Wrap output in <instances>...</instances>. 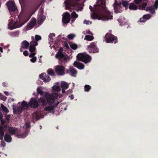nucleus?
<instances>
[{
    "instance_id": "nucleus-1",
    "label": "nucleus",
    "mask_w": 158,
    "mask_h": 158,
    "mask_svg": "<svg viewBox=\"0 0 158 158\" xmlns=\"http://www.w3.org/2000/svg\"><path fill=\"white\" fill-rule=\"evenodd\" d=\"M89 8L92 13V19L108 21L113 19L112 14L108 10L105 5V0H98L94 8L90 6Z\"/></svg>"
},
{
    "instance_id": "nucleus-2",
    "label": "nucleus",
    "mask_w": 158,
    "mask_h": 158,
    "mask_svg": "<svg viewBox=\"0 0 158 158\" xmlns=\"http://www.w3.org/2000/svg\"><path fill=\"white\" fill-rule=\"evenodd\" d=\"M37 93L41 95H44V97L46 99L42 97L40 98L39 102L42 103L43 105H45L47 103L52 104L55 101L58 97V95L56 93H52V94L47 93H44L40 87H39L37 89Z\"/></svg>"
},
{
    "instance_id": "nucleus-3",
    "label": "nucleus",
    "mask_w": 158,
    "mask_h": 158,
    "mask_svg": "<svg viewBox=\"0 0 158 158\" xmlns=\"http://www.w3.org/2000/svg\"><path fill=\"white\" fill-rule=\"evenodd\" d=\"M37 45V42L35 41L34 40L30 42L29 51L31 52V54L29 56V57H32L30 59V61L33 63L35 62L37 60V58L34 56L36 53L35 46Z\"/></svg>"
},
{
    "instance_id": "nucleus-4",
    "label": "nucleus",
    "mask_w": 158,
    "mask_h": 158,
    "mask_svg": "<svg viewBox=\"0 0 158 158\" xmlns=\"http://www.w3.org/2000/svg\"><path fill=\"white\" fill-rule=\"evenodd\" d=\"M29 19L25 18H23L22 19H19L20 24L19 25H17V22L11 20L8 24V28L10 30H13L20 27L27 23Z\"/></svg>"
},
{
    "instance_id": "nucleus-5",
    "label": "nucleus",
    "mask_w": 158,
    "mask_h": 158,
    "mask_svg": "<svg viewBox=\"0 0 158 158\" xmlns=\"http://www.w3.org/2000/svg\"><path fill=\"white\" fill-rule=\"evenodd\" d=\"M77 57L79 60L82 61L85 64L89 62L91 60V57L90 56L85 53L79 54Z\"/></svg>"
},
{
    "instance_id": "nucleus-6",
    "label": "nucleus",
    "mask_w": 158,
    "mask_h": 158,
    "mask_svg": "<svg viewBox=\"0 0 158 158\" xmlns=\"http://www.w3.org/2000/svg\"><path fill=\"white\" fill-rule=\"evenodd\" d=\"M22 107L18 106L17 108H15L14 106H13V109L14 112L16 114H20L23 109H26L28 107L29 105L25 101H23L21 104Z\"/></svg>"
},
{
    "instance_id": "nucleus-7",
    "label": "nucleus",
    "mask_w": 158,
    "mask_h": 158,
    "mask_svg": "<svg viewBox=\"0 0 158 158\" xmlns=\"http://www.w3.org/2000/svg\"><path fill=\"white\" fill-rule=\"evenodd\" d=\"M82 2H80V0H76L72 4V5L66 4V8L70 9L71 8V6L79 9V10H81L83 9L82 6Z\"/></svg>"
},
{
    "instance_id": "nucleus-8",
    "label": "nucleus",
    "mask_w": 158,
    "mask_h": 158,
    "mask_svg": "<svg viewBox=\"0 0 158 158\" xmlns=\"http://www.w3.org/2000/svg\"><path fill=\"white\" fill-rule=\"evenodd\" d=\"M105 39L107 43H113L115 44L117 42L116 37H115L110 33H108L106 35Z\"/></svg>"
},
{
    "instance_id": "nucleus-9",
    "label": "nucleus",
    "mask_w": 158,
    "mask_h": 158,
    "mask_svg": "<svg viewBox=\"0 0 158 158\" xmlns=\"http://www.w3.org/2000/svg\"><path fill=\"white\" fill-rule=\"evenodd\" d=\"M87 50L89 53H95L98 52V49L95 43L92 42L87 46Z\"/></svg>"
},
{
    "instance_id": "nucleus-10",
    "label": "nucleus",
    "mask_w": 158,
    "mask_h": 158,
    "mask_svg": "<svg viewBox=\"0 0 158 158\" xmlns=\"http://www.w3.org/2000/svg\"><path fill=\"white\" fill-rule=\"evenodd\" d=\"M113 6L115 13H120L122 11L121 2L117 3V0H115V3L113 4Z\"/></svg>"
},
{
    "instance_id": "nucleus-11",
    "label": "nucleus",
    "mask_w": 158,
    "mask_h": 158,
    "mask_svg": "<svg viewBox=\"0 0 158 158\" xmlns=\"http://www.w3.org/2000/svg\"><path fill=\"white\" fill-rule=\"evenodd\" d=\"M62 51V50L60 48L55 56L59 60L60 63V62H62V60H65L66 59V57L63 54Z\"/></svg>"
},
{
    "instance_id": "nucleus-12",
    "label": "nucleus",
    "mask_w": 158,
    "mask_h": 158,
    "mask_svg": "<svg viewBox=\"0 0 158 158\" xmlns=\"http://www.w3.org/2000/svg\"><path fill=\"white\" fill-rule=\"evenodd\" d=\"M55 70L59 75H63L64 74V68L63 66L58 65L56 66Z\"/></svg>"
},
{
    "instance_id": "nucleus-13",
    "label": "nucleus",
    "mask_w": 158,
    "mask_h": 158,
    "mask_svg": "<svg viewBox=\"0 0 158 158\" xmlns=\"http://www.w3.org/2000/svg\"><path fill=\"white\" fill-rule=\"evenodd\" d=\"M8 10L10 11L14 12L16 10V7L13 2L9 1L6 3Z\"/></svg>"
},
{
    "instance_id": "nucleus-14",
    "label": "nucleus",
    "mask_w": 158,
    "mask_h": 158,
    "mask_svg": "<svg viewBox=\"0 0 158 158\" xmlns=\"http://www.w3.org/2000/svg\"><path fill=\"white\" fill-rule=\"evenodd\" d=\"M62 22L64 23L67 24L70 21V14L68 12L64 13L62 15Z\"/></svg>"
},
{
    "instance_id": "nucleus-15",
    "label": "nucleus",
    "mask_w": 158,
    "mask_h": 158,
    "mask_svg": "<svg viewBox=\"0 0 158 158\" xmlns=\"http://www.w3.org/2000/svg\"><path fill=\"white\" fill-rule=\"evenodd\" d=\"M3 129V132L6 130H7L10 134H14L17 131V129L13 127H10L7 126H1Z\"/></svg>"
},
{
    "instance_id": "nucleus-16",
    "label": "nucleus",
    "mask_w": 158,
    "mask_h": 158,
    "mask_svg": "<svg viewBox=\"0 0 158 158\" xmlns=\"http://www.w3.org/2000/svg\"><path fill=\"white\" fill-rule=\"evenodd\" d=\"M28 105L29 106L34 108H37L39 105L37 100L33 98L31 99L28 103Z\"/></svg>"
},
{
    "instance_id": "nucleus-17",
    "label": "nucleus",
    "mask_w": 158,
    "mask_h": 158,
    "mask_svg": "<svg viewBox=\"0 0 158 158\" xmlns=\"http://www.w3.org/2000/svg\"><path fill=\"white\" fill-rule=\"evenodd\" d=\"M39 77L45 82H48L51 80V78L46 73H42L39 75Z\"/></svg>"
},
{
    "instance_id": "nucleus-18",
    "label": "nucleus",
    "mask_w": 158,
    "mask_h": 158,
    "mask_svg": "<svg viewBox=\"0 0 158 158\" xmlns=\"http://www.w3.org/2000/svg\"><path fill=\"white\" fill-rule=\"evenodd\" d=\"M154 6L155 7V9H154V8L153 7L150 6L147 7L146 9V10L147 11H150V12L152 14L155 13V10L157 9V7L158 6V0H157L156 1Z\"/></svg>"
},
{
    "instance_id": "nucleus-19",
    "label": "nucleus",
    "mask_w": 158,
    "mask_h": 158,
    "mask_svg": "<svg viewBox=\"0 0 158 158\" xmlns=\"http://www.w3.org/2000/svg\"><path fill=\"white\" fill-rule=\"evenodd\" d=\"M30 43H29L26 40H24L21 43V47L20 48V51L21 52L23 51V49H27L29 48L30 46Z\"/></svg>"
},
{
    "instance_id": "nucleus-20",
    "label": "nucleus",
    "mask_w": 158,
    "mask_h": 158,
    "mask_svg": "<svg viewBox=\"0 0 158 158\" xmlns=\"http://www.w3.org/2000/svg\"><path fill=\"white\" fill-rule=\"evenodd\" d=\"M42 13V11H41L39 12L38 14V23L40 25L42 24L45 18Z\"/></svg>"
},
{
    "instance_id": "nucleus-21",
    "label": "nucleus",
    "mask_w": 158,
    "mask_h": 158,
    "mask_svg": "<svg viewBox=\"0 0 158 158\" xmlns=\"http://www.w3.org/2000/svg\"><path fill=\"white\" fill-rule=\"evenodd\" d=\"M69 85V84L64 81H62L61 82L60 86L62 88V92L63 93H65V90L68 89Z\"/></svg>"
},
{
    "instance_id": "nucleus-22",
    "label": "nucleus",
    "mask_w": 158,
    "mask_h": 158,
    "mask_svg": "<svg viewBox=\"0 0 158 158\" xmlns=\"http://www.w3.org/2000/svg\"><path fill=\"white\" fill-rule=\"evenodd\" d=\"M69 74L72 76L75 77L77 74V71L73 67H70L69 69Z\"/></svg>"
},
{
    "instance_id": "nucleus-23",
    "label": "nucleus",
    "mask_w": 158,
    "mask_h": 158,
    "mask_svg": "<svg viewBox=\"0 0 158 158\" xmlns=\"http://www.w3.org/2000/svg\"><path fill=\"white\" fill-rule=\"evenodd\" d=\"M74 66L80 69H83L84 67V65L81 63L75 61L73 63Z\"/></svg>"
},
{
    "instance_id": "nucleus-24",
    "label": "nucleus",
    "mask_w": 158,
    "mask_h": 158,
    "mask_svg": "<svg viewBox=\"0 0 158 158\" xmlns=\"http://www.w3.org/2000/svg\"><path fill=\"white\" fill-rule=\"evenodd\" d=\"M52 89L53 91L57 92L60 91V87L58 82H57L52 87Z\"/></svg>"
},
{
    "instance_id": "nucleus-25",
    "label": "nucleus",
    "mask_w": 158,
    "mask_h": 158,
    "mask_svg": "<svg viewBox=\"0 0 158 158\" xmlns=\"http://www.w3.org/2000/svg\"><path fill=\"white\" fill-rule=\"evenodd\" d=\"M129 8L130 10H135L139 9V6H137L135 3H132L129 5Z\"/></svg>"
},
{
    "instance_id": "nucleus-26",
    "label": "nucleus",
    "mask_w": 158,
    "mask_h": 158,
    "mask_svg": "<svg viewBox=\"0 0 158 158\" xmlns=\"http://www.w3.org/2000/svg\"><path fill=\"white\" fill-rule=\"evenodd\" d=\"M4 139L7 142H10L12 140V138L10 136L7 134H6L4 135Z\"/></svg>"
},
{
    "instance_id": "nucleus-27",
    "label": "nucleus",
    "mask_w": 158,
    "mask_h": 158,
    "mask_svg": "<svg viewBox=\"0 0 158 158\" xmlns=\"http://www.w3.org/2000/svg\"><path fill=\"white\" fill-rule=\"evenodd\" d=\"M55 34L54 33H51L49 34V43L51 44H52V43L53 42L54 40V37L55 36Z\"/></svg>"
},
{
    "instance_id": "nucleus-28",
    "label": "nucleus",
    "mask_w": 158,
    "mask_h": 158,
    "mask_svg": "<svg viewBox=\"0 0 158 158\" xmlns=\"http://www.w3.org/2000/svg\"><path fill=\"white\" fill-rule=\"evenodd\" d=\"M40 114L38 112H35L32 114V118L34 119L38 120L41 117H39Z\"/></svg>"
},
{
    "instance_id": "nucleus-29",
    "label": "nucleus",
    "mask_w": 158,
    "mask_h": 158,
    "mask_svg": "<svg viewBox=\"0 0 158 158\" xmlns=\"http://www.w3.org/2000/svg\"><path fill=\"white\" fill-rule=\"evenodd\" d=\"M2 114L0 113V118L1 119V124L2 125H3L5 123H8L9 122V118H8L7 117H6V120H5V121L2 120Z\"/></svg>"
},
{
    "instance_id": "nucleus-30",
    "label": "nucleus",
    "mask_w": 158,
    "mask_h": 158,
    "mask_svg": "<svg viewBox=\"0 0 158 158\" xmlns=\"http://www.w3.org/2000/svg\"><path fill=\"white\" fill-rule=\"evenodd\" d=\"M94 39V37L92 35H85L84 40L89 41L92 40Z\"/></svg>"
},
{
    "instance_id": "nucleus-31",
    "label": "nucleus",
    "mask_w": 158,
    "mask_h": 158,
    "mask_svg": "<svg viewBox=\"0 0 158 158\" xmlns=\"http://www.w3.org/2000/svg\"><path fill=\"white\" fill-rule=\"evenodd\" d=\"M35 39L33 36L31 37V39H32V40L31 41H32L33 40H34L35 41L37 42V41H38L41 39V36L38 35H36L35 36Z\"/></svg>"
},
{
    "instance_id": "nucleus-32",
    "label": "nucleus",
    "mask_w": 158,
    "mask_h": 158,
    "mask_svg": "<svg viewBox=\"0 0 158 158\" xmlns=\"http://www.w3.org/2000/svg\"><path fill=\"white\" fill-rule=\"evenodd\" d=\"M27 134L26 132L22 134H18L16 135V136L19 138H24L27 136Z\"/></svg>"
},
{
    "instance_id": "nucleus-33",
    "label": "nucleus",
    "mask_w": 158,
    "mask_h": 158,
    "mask_svg": "<svg viewBox=\"0 0 158 158\" xmlns=\"http://www.w3.org/2000/svg\"><path fill=\"white\" fill-rule=\"evenodd\" d=\"M3 129L0 126V139L2 140L4 135V132H3Z\"/></svg>"
},
{
    "instance_id": "nucleus-34",
    "label": "nucleus",
    "mask_w": 158,
    "mask_h": 158,
    "mask_svg": "<svg viewBox=\"0 0 158 158\" xmlns=\"http://www.w3.org/2000/svg\"><path fill=\"white\" fill-rule=\"evenodd\" d=\"M118 20L119 23H120L122 24H124L126 22L124 17L122 16L119 19H118Z\"/></svg>"
},
{
    "instance_id": "nucleus-35",
    "label": "nucleus",
    "mask_w": 158,
    "mask_h": 158,
    "mask_svg": "<svg viewBox=\"0 0 158 158\" xmlns=\"http://www.w3.org/2000/svg\"><path fill=\"white\" fill-rule=\"evenodd\" d=\"M48 74L51 76H53L55 75L54 71L53 69H49L47 71Z\"/></svg>"
},
{
    "instance_id": "nucleus-36",
    "label": "nucleus",
    "mask_w": 158,
    "mask_h": 158,
    "mask_svg": "<svg viewBox=\"0 0 158 158\" xmlns=\"http://www.w3.org/2000/svg\"><path fill=\"white\" fill-rule=\"evenodd\" d=\"M71 17L74 19H76L78 17V15L75 12H73L71 14Z\"/></svg>"
},
{
    "instance_id": "nucleus-37",
    "label": "nucleus",
    "mask_w": 158,
    "mask_h": 158,
    "mask_svg": "<svg viewBox=\"0 0 158 158\" xmlns=\"http://www.w3.org/2000/svg\"><path fill=\"white\" fill-rule=\"evenodd\" d=\"M91 89V86L89 85H86L84 86V90L85 92H88Z\"/></svg>"
},
{
    "instance_id": "nucleus-38",
    "label": "nucleus",
    "mask_w": 158,
    "mask_h": 158,
    "mask_svg": "<svg viewBox=\"0 0 158 158\" xmlns=\"http://www.w3.org/2000/svg\"><path fill=\"white\" fill-rule=\"evenodd\" d=\"M36 19L34 18H32L29 23H30L31 24L32 26H34L36 23Z\"/></svg>"
},
{
    "instance_id": "nucleus-39",
    "label": "nucleus",
    "mask_w": 158,
    "mask_h": 158,
    "mask_svg": "<svg viewBox=\"0 0 158 158\" xmlns=\"http://www.w3.org/2000/svg\"><path fill=\"white\" fill-rule=\"evenodd\" d=\"M6 146V143L5 142L3 141H2L1 142L0 146V147L2 148V149H4V148Z\"/></svg>"
},
{
    "instance_id": "nucleus-40",
    "label": "nucleus",
    "mask_w": 158,
    "mask_h": 158,
    "mask_svg": "<svg viewBox=\"0 0 158 158\" xmlns=\"http://www.w3.org/2000/svg\"><path fill=\"white\" fill-rule=\"evenodd\" d=\"M1 107L3 111L6 113L9 112L8 109L3 105H1Z\"/></svg>"
},
{
    "instance_id": "nucleus-41",
    "label": "nucleus",
    "mask_w": 158,
    "mask_h": 158,
    "mask_svg": "<svg viewBox=\"0 0 158 158\" xmlns=\"http://www.w3.org/2000/svg\"><path fill=\"white\" fill-rule=\"evenodd\" d=\"M53 109V107L52 106H50L44 108L45 111H51Z\"/></svg>"
},
{
    "instance_id": "nucleus-42",
    "label": "nucleus",
    "mask_w": 158,
    "mask_h": 158,
    "mask_svg": "<svg viewBox=\"0 0 158 158\" xmlns=\"http://www.w3.org/2000/svg\"><path fill=\"white\" fill-rule=\"evenodd\" d=\"M146 6L147 3H144L142 5V6H139V9L142 10H144Z\"/></svg>"
},
{
    "instance_id": "nucleus-43",
    "label": "nucleus",
    "mask_w": 158,
    "mask_h": 158,
    "mask_svg": "<svg viewBox=\"0 0 158 158\" xmlns=\"http://www.w3.org/2000/svg\"><path fill=\"white\" fill-rule=\"evenodd\" d=\"M70 46L71 48L74 50H75L77 48V45L74 44H70Z\"/></svg>"
},
{
    "instance_id": "nucleus-44",
    "label": "nucleus",
    "mask_w": 158,
    "mask_h": 158,
    "mask_svg": "<svg viewBox=\"0 0 158 158\" xmlns=\"http://www.w3.org/2000/svg\"><path fill=\"white\" fill-rule=\"evenodd\" d=\"M30 124L29 123H27L25 124L24 126H23V128L25 129H27L30 128Z\"/></svg>"
},
{
    "instance_id": "nucleus-45",
    "label": "nucleus",
    "mask_w": 158,
    "mask_h": 158,
    "mask_svg": "<svg viewBox=\"0 0 158 158\" xmlns=\"http://www.w3.org/2000/svg\"><path fill=\"white\" fill-rule=\"evenodd\" d=\"M83 33L84 34H89V35H92V33L89 30H86L85 31H84Z\"/></svg>"
},
{
    "instance_id": "nucleus-46",
    "label": "nucleus",
    "mask_w": 158,
    "mask_h": 158,
    "mask_svg": "<svg viewBox=\"0 0 158 158\" xmlns=\"http://www.w3.org/2000/svg\"><path fill=\"white\" fill-rule=\"evenodd\" d=\"M75 36V35L74 34H70L69 35L67 36L68 38L69 39H72L74 38V37Z\"/></svg>"
},
{
    "instance_id": "nucleus-47",
    "label": "nucleus",
    "mask_w": 158,
    "mask_h": 158,
    "mask_svg": "<svg viewBox=\"0 0 158 158\" xmlns=\"http://www.w3.org/2000/svg\"><path fill=\"white\" fill-rule=\"evenodd\" d=\"M122 4L123 6L125 7H127L128 6V2L127 1H122Z\"/></svg>"
},
{
    "instance_id": "nucleus-48",
    "label": "nucleus",
    "mask_w": 158,
    "mask_h": 158,
    "mask_svg": "<svg viewBox=\"0 0 158 158\" xmlns=\"http://www.w3.org/2000/svg\"><path fill=\"white\" fill-rule=\"evenodd\" d=\"M33 26H32L31 24L30 23H29V24L27 26V30H29L32 29Z\"/></svg>"
},
{
    "instance_id": "nucleus-49",
    "label": "nucleus",
    "mask_w": 158,
    "mask_h": 158,
    "mask_svg": "<svg viewBox=\"0 0 158 158\" xmlns=\"http://www.w3.org/2000/svg\"><path fill=\"white\" fill-rule=\"evenodd\" d=\"M83 23L86 25L90 24L92 23V22L89 20H85L83 21Z\"/></svg>"
},
{
    "instance_id": "nucleus-50",
    "label": "nucleus",
    "mask_w": 158,
    "mask_h": 158,
    "mask_svg": "<svg viewBox=\"0 0 158 158\" xmlns=\"http://www.w3.org/2000/svg\"><path fill=\"white\" fill-rule=\"evenodd\" d=\"M0 99L5 101L6 99V97L3 96L1 93H0Z\"/></svg>"
},
{
    "instance_id": "nucleus-51",
    "label": "nucleus",
    "mask_w": 158,
    "mask_h": 158,
    "mask_svg": "<svg viewBox=\"0 0 158 158\" xmlns=\"http://www.w3.org/2000/svg\"><path fill=\"white\" fill-rule=\"evenodd\" d=\"M143 17H144L146 20L147 21L150 18L151 16L149 15H143Z\"/></svg>"
},
{
    "instance_id": "nucleus-52",
    "label": "nucleus",
    "mask_w": 158,
    "mask_h": 158,
    "mask_svg": "<svg viewBox=\"0 0 158 158\" xmlns=\"http://www.w3.org/2000/svg\"><path fill=\"white\" fill-rule=\"evenodd\" d=\"M139 20L140 22H145L146 21L144 17H143V16L142 18H141Z\"/></svg>"
},
{
    "instance_id": "nucleus-53",
    "label": "nucleus",
    "mask_w": 158,
    "mask_h": 158,
    "mask_svg": "<svg viewBox=\"0 0 158 158\" xmlns=\"http://www.w3.org/2000/svg\"><path fill=\"white\" fill-rule=\"evenodd\" d=\"M23 54L25 56H27L28 55V52L27 51H25L23 52Z\"/></svg>"
},
{
    "instance_id": "nucleus-54",
    "label": "nucleus",
    "mask_w": 158,
    "mask_h": 158,
    "mask_svg": "<svg viewBox=\"0 0 158 158\" xmlns=\"http://www.w3.org/2000/svg\"><path fill=\"white\" fill-rule=\"evenodd\" d=\"M142 0H135V2L137 4H139L141 2Z\"/></svg>"
},
{
    "instance_id": "nucleus-55",
    "label": "nucleus",
    "mask_w": 158,
    "mask_h": 158,
    "mask_svg": "<svg viewBox=\"0 0 158 158\" xmlns=\"http://www.w3.org/2000/svg\"><path fill=\"white\" fill-rule=\"evenodd\" d=\"M7 85V84L6 83H5L4 82L3 83V85L4 87H6Z\"/></svg>"
},
{
    "instance_id": "nucleus-56",
    "label": "nucleus",
    "mask_w": 158,
    "mask_h": 158,
    "mask_svg": "<svg viewBox=\"0 0 158 158\" xmlns=\"http://www.w3.org/2000/svg\"><path fill=\"white\" fill-rule=\"evenodd\" d=\"M4 93L6 96L8 95V93L7 92L5 91Z\"/></svg>"
},
{
    "instance_id": "nucleus-57",
    "label": "nucleus",
    "mask_w": 158,
    "mask_h": 158,
    "mask_svg": "<svg viewBox=\"0 0 158 158\" xmlns=\"http://www.w3.org/2000/svg\"><path fill=\"white\" fill-rule=\"evenodd\" d=\"M65 47L67 48H69V47L68 45V44H65Z\"/></svg>"
},
{
    "instance_id": "nucleus-58",
    "label": "nucleus",
    "mask_w": 158,
    "mask_h": 158,
    "mask_svg": "<svg viewBox=\"0 0 158 158\" xmlns=\"http://www.w3.org/2000/svg\"><path fill=\"white\" fill-rule=\"evenodd\" d=\"M0 51L2 52H3L2 48V47H0Z\"/></svg>"
},
{
    "instance_id": "nucleus-59",
    "label": "nucleus",
    "mask_w": 158,
    "mask_h": 158,
    "mask_svg": "<svg viewBox=\"0 0 158 158\" xmlns=\"http://www.w3.org/2000/svg\"><path fill=\"white\" fill-rule=\"evenodd\" d=\"M14 34L15 35H17V36L19 35V32H15L14 33Z\"/></svg>"
},
{
    "instance_id": "nucleus-60",
    "label": "nucleus",
    "mask_w": 158,
    "mask_h": 158,
    "mask_svg": "<svg viewBox=\"0 0 158 158\" xmlns=\"http://www.w3.org/2000/svg\"><path fill=\"white\" fill-rule=\"evenodd\" d=\"M67 92H68V94L69 93H71L72 92V90H69Z\"/></svg>"
},
{
    "instance_id": "nucleus-61",
    "label": "nucleus",
    "mask_w": 158,
    "mask_h": 158,
    "mask_svg": "<svg viewBox=\"0 0 158 158\" xmlns=\"http://www.w3.org/2000/svg\"><path fill=\"white\" fill-rule=\"evenodd\" d=\"M69 97H70V99L71 100L73 99L74 98V97L73 96H69Z\"/></svg>"
},
{
    "instance_id": "nucleus-62",
    "label": "nucleus",
    "mask_w": 158,
    "mask_h": 158,
    "mask_svg": "<svg viewBox=\"0 0 158 158\" xmlns=\"http://www.w3.org/2000/svg\"><path fill=\"white\" fill-rule=\"evenodd\" d=\"M59 103V102H57V105H56V106H57V105Z\"/></svg>"
},
{
    "instance_id": "nucleus-63",
    "label": "nucleus",
    "mask_w": 158,
    "mask_h": 158,
    "mask_svg": "<svg viewBox=\"0 0 158 158\" xmlns=\"http://www.w3.org/2000/svg\"><path fill=\"white\" fill-rule=\"evenodd\" d=\"M73 85L74 86V83H73Z\"/></svg>"
},
{
    "instance_id": "nucleus-64",
    "label": "nucleus",
    "mask_w": 158,
    "mask_h": 158,
    "mask_svg": "<svg viewBox=\"0 0 158 158\" xmlns=\"http://www.w3.org/2000/svg\"><path fill=\"white\" fill-rule=\"evenodd\" d=\"M1 56V54L0 53V56Z\"/></svg>"
}]
</instances>
